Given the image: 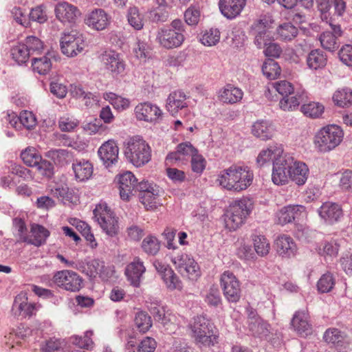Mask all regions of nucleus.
<instances>
[{
	"mask_svg": "<svg viewBox=\"0 0 352 352\" xmlns=\"http://www.w3.org/2000/svg\"><path fill=\"white\" fill-rule=\"evenodd\" d=\"M304 91L300 93L299 91L295 92L294 96L283 97L279 102V105L281 109L283 111H293L298 107L301 101H302V95Z\"/></svg>",
	"mask_w": 352,
	"mask_h": 352,
	"instance_id": "45",
	"label": "nucleus"
},
{
	"mask_svg": "<svg viewBox=\"0 0 352 352\" xmlns=\"http://www.w3.org/2000/svg\"><path fill=\"white\" fill-rule=\"evenodd\" d=\"M252 133L257 138L267 140L273 136L274 128L272 124L266 120H258L253 124Z\"/></svg>",
	"mask_w": 352,
	"mask_h": 352,
	"instance_id": "32",
	"label": "nucleus"
},
{
	"mask_svg": "<svg viewBox=\"0 0 352 352\" xmlns=\"http://www.w3.org/2000/svg\"><path fill=\"white\" fill-rule=\"evenodd\" d=\"M138 179L130 171H126L119 175L118 184L120 195L122 200L129 201L133 192Z\"/></svg>",
	"mask_w": 352,
	"mask_h": 352,
	"instance_id": "19",
	"label": "nucleus"
},
{
	"mask_svg": "<svg viewBox=\"0 0 352 352\" xmlns=\"http://www.w3.org/2000/svg\"><path fill=\"white\" fill-rule=\"evenodd\" d=\"M254 247L256 252L261 256L267 255L270 250V245L263 235H254L252 237Z\"/></svg>",
	"mask_w": 352,
	"mask_h": 352,
	"instance_id": "51",
	"label": "nucleus"
},
{
	"mask_svg": "<svg viewBox=\"0 0 352 352\" xmlns=\"http://www.w3.org/2000/svg\"><path fill=\"white\" fill-rule=\"evenodd\" d=\"M138 120L156 123L162 119L163 112L155 104L151 102H140L134 109Z\"/></svg>",
	"mask_w": 352,
	"mask_h": 352,
	"instance_id": "14",
	"label": "nucleus"
},
{
	"mask_svg": "<svg viewBox=\"0 0 352 352\" xmlns=\"http://www.w3.org/2000/svg\"><path fill=\"white\" fill-rule=\"evenodd\" d=\"M200 10L195 6H190L184 13L185 21L190 25H197L200 19Z\"/></svg>",
	"mask_w": 352,
	"mask_h": 352,
	"instance_id": "64",
	"label": "nucleus"
},
{
	"mask_svg": "<svg viewBox=\"0 0 352 352\" xmlns=\"http://www.w3.org/2000/svg\"><path fill=\"white\" fill-rule=\"evenodd\" d=\"M103 98L104 100H108L115 109L118 110L126 109L130 105V101L128 99L118 96L113 92L104 94Z\"/></svg>",
	"mask_w": 352,
	"mask_h": 352,
	"instance_id": "50",
	"label": "nucleus"
},
{
	"mask_svg": "<svg viewBox=\"0 0 352 352\" xmlns=\"http://www.w3.org/2000/svg\"><path fill=\"white\" fill-rule=\"evenodd\" d=\"M292 325L294 331L301 337H307L312 332L311 327L307 320L306 314L303 312H296L292 320Z\"/></svg>",
	"mask_w": 352,
	"mask_h": 352,
	"instance_id": "31",
	"label": "nucleus"
},
{
	"mask_svg": "<svg viewBox=\"0 0 352 352\" xmlns=\"http://www.w3.org/2000/svg\"><path fill=\"white\" fill-rule=\"evenodd\" d=\"M126 159L134 166L139 167L148 162L151 157L149 145L140 136L129 139L124 151Z\"/></svg>",
	"mask_w": 352,
	"mask_h": 352,
	"instance_id": "6",
	"label": "nucleus"
},
{
	"mask_svg": "<svg viewBox=\"0 0 352 352\" xmlns=\"http://www.w3.org/2000/svg\"><path fill=\"white\" fill-rule=\"evenodd\" d=\"M78 12L76 7L67 2L58 3L55 8L56 18L63 23L74 21Z\"/></svg>",
	"mask_w": 352,
	"mask_h": 352,
	"instance_id": "28",
	"label": "nucleus"
},
{
	"mask_svg": "<svg viewBox=\"0 0 352 352\" xmlns=\"http://www.w3.org/2000/svg\"><path fill=\"white\" fill-rule=\"evenodd\" d=\"M186 95L182 91H175L169 94L166 100V108L173 116L178 113L179 110L188 107Z\"/></svg>",
	"mask_w": 352,
	"mask_h": 352,
	"instance_id": "25",
	"label": "nucleus"
},
{
	"mask_svg": "<svg viewBox=\"0 0 352 352\" xmlns=\"http://www.w3.org/2000/svg\"><path fill=\"white\" fill-rule=\"evenodd\" d=\"M283 150L281 147L277 146H271L265 150H263L258 154L256 162L262 166L266 162L272 160L274 161L275 158L282 154Z\"/></svg>",
	"mask_w": 352,
	"mask_h": 352,
	"instance_id": "44",
	"label": "nucleus"
},
{
	"mask_svg": "<svg viewBox=\"0 0 352 352\" xmlns=\"http://www.w3.org/2000/svg\"><path fill=\"white\" fill-rule=\"evenodd\" d=\"M324 107L318 102H310L301 107V111L306 116L311 118H318L324 113Z\"/></svg>",
	"mask_w": 352,
	"mask_h": 352,
	"instance_id": "46",
	"label": "nucleus"
},
{
	"mask_svg": "<svg viewBox=\"0 0 352 352\" xmlns=\"http://www.w3.org/2000/svg\"><path fill=\"white\" fill-rule=\"evenodd\" d=\"M342 31L340 26L333 28V32L326 31L320 36V41L323 48L333 52L339 47L340 43L338 37L340 36Z\"/></svg>",
	"mask_w": 352,
	"mask_h": 352,
	"instance_id": "27",
	"label": "nucleus"
},
{
	"mask_svg": "<svg viewBox=\"0 0 352 352\" xmlns=\"http://www.w3.org/2000/svg\"><path fill=\"white\" fill-rule=\"evenodd\" d=\"M296 161L294 158L289 154H284L283 153L276 157L274 161L273 165L278 164L279 166H283L286 171L291 172V169L295 164Z\"/></svg>",
	"mask_w": 352,
	"mask_h": 352,
	"instance_id": "63",
	"label": "nucleus"
},
{
	"mask_svg": "<svg viewBox=\"0 0 352 352\" xmlns=\"http://www.w3.org/2000/svg\"><path fill=\"white\" fill-rule=\"evenodd\" d=\"M305 208L301 205H289L283 207L276 212V222L282 226L298 219Z\"/></svg>",
	"mask_w": 352,
	"mask_h": 352,
	"instance_id": "20",
	"label": "nucleus"
},
{
	"mask_svg": "<svg viewBox=\"0 0 352 352\" xmlns=\"http://www.w3.org/2000/svg\"><path fill=\"white\" fill-rule=\"evenodd\" d=\"M271 87L283 97L295 93L292 84L287 80L273 82L271 84Z\"/></svg>",
	"mask_w": 352,
	"mask_h": 352,
	"instance_id": "62",
	"label": "nucleus"
},
{
	"mask_svg": "<svg viewBox=\"0 0 352 352\" xmlns=\"http://www.w3.org/2000/svg\"><path fill=\"white\" fill-rule=\"evenodd\" d=\"M111 16L102 8H95L86 14L85 23L91 30L102 31L111 23Z\"/></svg>",
	"mask_w": 352,
	"mask_h": 352,
	"instance_id": "16",
	"label": "nucleus"
},
{
	"mask_svg": "<svg viewBox=\"0 0 352 352\" xmlns=\"http://www.w3.org/2000/svg\"><path fill=\"white\" fill-rule=\"evenodd\" d=\"M53 282L59 287L72 292L82 287V278L75 272L64 270L55 273Z\"/></svg>",
	"mask_w": 352,
	"mask_h": 352,
	"instance_id": "12",
	"label": "nucleus"
},
{
	"mask_svg": "<svg viewBox=\"0 0 352 352\" xmlns=\"http://www.w3.org/2000/svg\"><path fill=\"white\" fill-rule=\"evenodd\" d=\"M273 22L271 16L267 15L261 16L251 26V34H271L270 29Z\"/></svg>",
	"mask_w": 352,
	"mask_h": 352,
	"instance_id": "41",
	"label": "nucleus"
},
{
	"mask_svg": "<svg viewBox=\"0 0 352 352\" xmlns=\"http://www.w3.org/2000/svg\"><path fill=\"white\" fill-rule=\"evenodd\" d=\"M94 217L102 230L110 236L119 232L118 218L106 203H100L94 210Z\"/></svg>",
	"mask_w": 352,
	"mask_h": 352,
	"instance_id": "7",
	"label": "nucleus"
},
{
	"mask_svg": "<svg viewBox=\"0 0 352 352\" xmlns=\"http://www.w3.org/2000/svg\"><path fill=\"white\" fill-rule=\"evenodd\" d=\"M146 272L144 262L138 256L134 257L126 267L125 274L127 280L134 287H139L143 274Z\"/></svg>",
	"mask_w": 352,
	"mask_h": 352,
	"instance_id": "18",
	"label": "nucleus"
},
{
	"mask_svg": "<svg viewBox=\"0 0 352 352\" xmlns=\"http://www.w3.org/2000/svg\"><path fill=\"white\" fill-rule=\"evenodd\" d=\"M100 60L105 69L113 76L122 74L125 69V63L120 55L115 51H105L100 56Z\"/></svg>",
	"mask_w": 352,
	"mask_h": 352,
	"instance_id": "15",
	"label": "nucleus"
},
{
	"mask_svg": "<svg viewBox=\"0 0 352 352\" xmlns=\"http://www.w3.org/2000/svg\"><path fill=\"white\" fill-rule=\"evenodd\" d=\"M276 34L280 40L291 41L297 36L298 30L291 23H284L277 28Z\"/></svg>",
	"mask_w": 352,
	"mask_h": 352,
	"instance_id": "37",
	"label": "nucleus"
},
{
	"mask_svg": "<svg viewBox=\"0 0 352 352\" xmlns=\"http://www.w3.org/2000/svg\"><path fill=\"white\" fill-rule=\"evenodd\" d=\"M135 324L138 330L141 333L147 332L152 327L151 316L145 311H138L135 316Z\"/></svg>",
	"mask_w": 352,
	"mask_h": 352,
	"instance_id": "48",
	"label": "nucleus"
},
{
	"mask_svg": "<svg viewBox=\"0 0 352 352\" xmlns=\"http://www.w3.org/2000/svg\"><path fill=\"white\" fill-rule=\"evenodd\" d=\"M309 175L307 166L300 162H296L289 172V178L298 186L305 184Z\"/></svg>",
	"mask_w": 352,
	"mask_h": 352,
	"instance_id": "33",
	"label": "nucleus"
},
{
	"mask_svg": "<svg viewBox=\"0 0 352 352\" xmlns=\"http://www.w3.org/2000/svg\"><path fill=\"white\" fill-rule=\"evenodd\" d=\"M171 261L182 276L192 280L200 276L199 265L190 255L182 252H174Z\"/></svg>",
	"mask_w": 352,
	"mask_h": 352,
	"instance_id": "8",
	"label": "nucleus"
},
{
	"mask_svg": "<svg viewBox=\"0 0 352 352\" xmlns=\"http://www.w3.org/2000/svg\"><path fill=\"white\" fill-rule=\"evenodd\" d=\"M21 157L27 166H35L42 157L34 147H28L21 152Z\"/></svg>",
	"mask_w": 352,
	"mask_h": 352,
	"instance_id": "49",
	"label": "nucleus"
},
{
	"mask_svg": "<svg viewBox=\"0 0 352 352\" xmlns=\"http://www.w3.org/2000/svg\"><path fill=\"white\" fill-rule=\"evenodd\" d=\"M38 307L36 303L29 302L28 294L21 292L15 297L12 311L15 316L30 317L36 314Z\"/></svg>",
	"mask_w": 352,
	"mask_h": 352,
	"instance_id": "17",
	"label": "nucleus"
},
{
	"mask_svg": "<svg viewBox=\"0 0 352 352\" xmlns=\"http://www.w3.org/2000/svg\"><path fill=\"white\" fill-rule=\"evenodd\" d=\"M72 169L76 179L82 182L88 179L93 173V166L84 159L76 160L72 164Z\"/></svg>",
	"mask_w": 352,
	"mask_h": 352,
	"instance_id": "30",
	"label": "nucleus"
},
{
	"mask_svg": "<svg viewBox=\"0 0 352 352\" xmlns=\"http://www.w3.org/2000/svg\"><path fill=\"white\" fill-rule=\"evenodd\" d=\"M52 53L48 52L46 56L32 59V67L34 72L41 75L47 74L52 68Z\"/></svg>",
	"mask_w": 352,
	"mask_h": 352,
	"instance_id": "36",
	"label": "nucleus"
},
{
	"mask_svg": "<svg viewBox=\"0 0 352 352\" xmlns=\"http://www.w3.org/2000/svg\"><path fill=\"white\" fill-rule=\"evenodd\" d=\"M30 54L34 53H39L43 49V43L36 36H27L23 43Z\"/></svg>",
	"mask_w": 352,
	"mask_h": 352,
	"instance_id": "61",
	"label": "nucleus"
},
{
	"mask_svg": "<svg viewBox=\"0 0 352 352\" xmlns=\"http://www.w3.org/2000/svg\"><path fill=\"white\" fill-rule=\"evenodd\" d=\"M307 63L312 69L322 68L327 64V57L320 50H312L307 56Z\"/></svg>",
	"mask_w": 352,
	"mask_h": 352,
	"instance_id": "43",
	"label": "nucleus"
},
{
	"mask_svg": "<svg viewBox=\"0 0 352 352\" xmlns=\"http://www.w3.org/2000/svg\"><path fill=\"white\" fill-rule=\"evenodd\" d=\"M339 248L340 245L336 240H325L319 244L316 251L319 255L324 257L326 259H332L338 256Z\"/></svg>",
	"mask_w": 352,
	"mask_h": 352,
	"instance_id": "34",
	"label": "nucleus"
},
{
	"mask_svg": "<svg viewBox=\"0 0 352 352\" xmlns=\"http://www.w3.org/2000/svg\"><path fill=\"white\" fill-rule=\"evenodd\" d=\"M275 248L278 254L283 257H291L295 255L297 251V247L293 239L285 234L277 237Z\"/></svg>",
	"mask_w": 352,
	"mask_h": 352,
	"instance_id": "26",
	"label": "nucleus"
},
{
	"mask_svg": "<svg viewBox=\"0 0 352 352\" xmlns=\"http://www.w3.org/2000/svg\"><path fill=\"white\" fill-rule=\"evenodd\" d=\"M92 336V331H87L83 336H74L72 342L80 348L89 349L92 348L94 345V342L91 339Z\"/></svg>",
	"mask_w": 352,
	"mask_h": 352,
	"instance_id": "59",
	"label": "nucleus"
},
{
	"mask_svg": "<svg viewBox=\"0 0 352 352\" xmlns=\"http://www.w3.org/2000/svg\"><path fill=\"white\" fill-rule=\"evenodd\" d=\"M129 24L135 30H141L144 26L143 16L137 7H130L127 14Z\"/></svg>",
	"mask_w": 352,
	"mask_h": 352,
	"instance_id": "55",
	"label": "nucleus"
},
{
	"mask_svg": "<svg viewBox=\"0 0 352 352\" xmlns=\"http://www.w3.org/2000/svg\"><path fill=\"white\" fill-rule=\"evenodd\" d=\"M45 156L60 166L67 164L72 158V153L66 149H51L45 153Z\"/></svg>",
	"mask_w": 352,
	"mask_h": 352,
	"instance_id": "39",
	"label": "nucleus"
},
{
	"mask_svg": "<svg viewBox=\"0 0 352 352\" xmlns=\"http://www.w3.org/2000/svg\"><path fill=\"white\" fill-rule=\"evenodd\" d=\"M248 327L255 337L266 338L270 333V325L262 318L253 320L248 324Z\"/></svg>",
	"mask_w": 352,
	"mask_h": 352,
	"instance_id": "38",
	"label": "nucleus"
},
{
	"mask_svg": "<svg viewBox=\"0 0 352 352\" xmlns=\"http://www.w3.org/2000/svg\"><path fill=\"white\" fill-rule=\"evenodd\" d=\"M220 40V32L217 29L211 28L206 30L202 37L201 42L207 46H213L217 45Z\"/></svg>",
	"mask_w": 352,
	"mask_h": 352,
	"instance_id": "60",
	"label": "nucleus"
},
{
	"mask_svg": "<svg viewBox=\"0 0 352 352\" xmlns=\"http://www.w3.org/2000/svg\"><path fill=\"white\" fill-rule=\"evenodd\" d=\"M197 152V149L190 142L181 143L177 145L175 151L168 154L165 160V164L166 166H180L186 164Z\"/></svg>",
	"mask_w": 352,
	"mask_h": 352,
	"instance_id": "11",
	"label": "nucleus"
},
{
	"mask_svg": "<svg viewBox=\"0 0 352 352\" xmlns=\"http://www.w3.org/2000/svg\"><path fill=\"white\" fill-rule=\"evenodd\" d=\"M243 96L241 89L232 85H227L219 91V100L227 104H234L239 102Z\"/></svg>",
	"mask_w": 352,
	"mask_h": 352,
	"instance_id": "29",
	"label": "nucleus"
},
{
	"mask_svg": "<svg viewBox=\"0 0 352 352\" xmlns=\"http://www.w3.org/2000/svg\"><path fill=\"white\" fill-rule=\"evenodd\" d=\"M98 153L103 164L108 167L118 162L119 148L114 140H109L102 144Z\"/></svg>",
	"mask_w": 352,
	"mask_h": 352,
	"instance_id": "21",
	"label": "nucleus"
},
{
	"mask_svg": "<svg viewBox=\"0 0 352 352\" xmlns=\"http://www.w3.org/2000/svg\"><path fill=\"white\" fill-rule=\"evenodd\" d=\"M106 270L107 269L105 267L103 261L99 259H93L87 263V269L83 272H86V274L90 277L99 274L102 278L105 279L109 277V272H111L108 270L106 273Z\"/></svg>",
	"mask_w": 352,
	"mask_h": 352,
	"instance_id": "35",
	"label": "nucleus"
},
{
	"mask_svg": "<svg viewBox=\"0 0 352 352\" xmlns=\"http://www.w3.org/2000/svg\"><path fill=\"white\" fill-rule=\"evenodd\" d=\"M246 5V0H219V7L222 14L232 19L239 16Z\"/></svg>",
	"mask_w": 352,
	"mask_h": 352,
	"instance_id": "23",
	"label": "nucleus"
},
{
	"mask_svg": "<svg viewBox=\"0 0 352 352\" xmlns=\"http://www.w3.org/2000/svg\"><path fill=\"white\" fill-rule=\"evenodd\" d=\"M60 46L63 54L74 57L82 52L85 46L84 37L76 30L65 31L61 34Z\"/></svg>",
	"mask_w": 352,
	"mask_h": 352,
	"instance_id": "9",
	"label": "nucleus"
},
{
	"mask_svg": "<svg viewBox=\"0 0 352 352\" xmlns=\"http://www.w3.org/2000/svg\"><path fill=\"white\" fill-rule=\"evenodd\" d=\"M344 132L341 127L336 124H329L322 127L315 135L314 144L321 153L333 150L342 141Z\"/></svg>",
	"mask_w": 352,
	"mask_h": 352,
	"instance_id": "4",
	"label": "nucleus"
},
{
	"mask_svg": "<svg viewBox=\"0 0 352 352\" xmlns=\"http://www.w3.org/2000/svg\"><path fill=\"white\" fill-rule=\"evenodd\" d=\"M323 340L327 344H332L338 349L345 348L349 344L346 333L337 328L327 329L323 335Z\"/></svg>",
	"mask_w": 352,
	"mask_h": 352,
	"instance_id": "24",
	"label": "nucleus"
},
{
	"mask_svg": "<svg viewBox=\"0 0 352 352\" xmlns=\"http://www.w3.org/2000/svg\"><path fill=\"white\" fill-rule=\"evenodd\" d=\"M335 285V279L333 274L326 273L323 274L318 281L317 287L319 292L327 293L330 292Z\"/></svg>",
	"mask_w": 352,
	"mask_h": 352,
	"instance_id": "58",
	"label": "nucleus"
},
{
	"mask_svg": "<svg viewBox=\"0 0 352 352\" xmlns=\"http://www.w3.org/2000/svg\"><path fill=\"white\" fill-rule=\"evenodd\" d=\"M289 178V172L284 170L283 166L273 165L272 179L276 185H284L287 183Z\"/></svg>",
	"mask_w": 352,
	"mask_h": 352,
	"instance_id": "57",
	"label": "nucleus"
},
{
	"mask_svg": "<svg viewBox=\"0 0 352 352\" xmlns=\"http://www.w3.org/2000/svg\"><path fill=\"white\" fill-rule=\"evenodd\" d=\"M185 26L180 19L173 20L170 25L158 29L157 43L163 48L171 50L180 47L185 40Z\"/></svg>",
	"mask_w": 352,
	"mask_h": 352,
	"instance_id": "3",
	"label": "nucleus"
},
{
	"mask_svg": "<svg viewBox=\"0 0 352 352\" xmlns=\"http://www.w3.org/2000/svg\"><path fill=\"white\" fill-rule=\"evenodd\" d=\"M221 286L225 298L232 302H236L241 298V285L234 274L230 271H225L221 276Z\"/></svg>",
	"mask_w": 352,
	"mask_h": 352,
	"instance_id": "13",
	"label": "nucleus"
},
{
	"mask_svg": "<svg viewBox=\"0 0 352 352\" xmlns=\"http://www.w3.org/2000/svg\"><path fill=\"white\" fill-rule=\"evenodd\" d=\"M31 232L33 239H24V241H27L28 243L36 246H40L43 244L50 235V232L43 226L40 225L32 226Z\"/></svg>",
	"mask_w": 352,
	"mask_h": 352,
	"instance_id": "40",
	"label": "nucleus"
},
{
	"mask_svg": "<svg viewBox=\"0 0 352 352\" xmlns=\"http://www.w3.org/2000/svg\"><path fill=\"white\" fill-rule=\"evenodd\" d=\"M318 213L321 219L329 224H333L338 221L343 215L341 206L330 201L322 204L318 210Z\"/></svg>",
	"mask_w": 352,
	"mask_h": 352,
	"instance_id": "22",
	"label": "nucleus"
},
{
	"mask_svg": "<svg viewBox=\"0 0 352 352\" xmlns=\"http://www.w3.org/2000/svg\"><path fill=\"white\" fill-rule=\"evenodd\" d=\"M10 53L12 59L19 65L25 63L31 55L23 43L12 47Z\"/></svg>",
	"mask_w": 352,
	"mask_h": 352,
	"instance_id": "47",
	"label": "nucleus"
},
{
	"mask_svg": "<svg viewBox=\"0 0 352 352\" xmlns=\"http://www.w3.org/2000/svg\"><path fill=\"white\" fill-rule=\"evenodd\" d=\"M155 191L146 189L144 190L142 194H139V198L141 203L147 208H153L156 206L157 199L160 195L159 187L155 184L153 188Z\"/></svg>",
	"mask_w": 352,
	"mask_h": 352,
	"instance_id": "42",
	"label": "nucleus"
},
{
	"mask_svg": "<svg viewBox=\"0 0 352 352\" xmlns=\"http://www.w3.org/2000/svg\"><path fill=\"white\" fill-rule=\"evenodd\" d=\"M262 72L267 78L275 79L280 74V67L274 60H268L263 63Z\"/></svg>",
	"mask_w": 352,
	"mask_h": 352,
	"instance_id": "56",
	"label": "nucleus"
},
{
	"mask_svg": "<svg viewBox=\"0 0 352 352\" xmlns=\"http://www.w3.org/2000/svg\"><path fill=\"white\" fill-rule=\"evenodd\" d=\"M333 100L338 106L344 107L352 102V91L347 88L338 90L334 93Z\"/></svg>",
	"mask_w": 352,
	"mask_h": 352,
	"instance_id": "53",
	"label": "nucleus"
},
{
	"mask_svg": "<svg viewBox=\"0 0 352 352\" xmlns=\"http://www.w3.org/2000/svg\"><path fill=\"white\" fill-rule=\"evenodd\" d=\"M142 248L148 255H155L160 249L158 239L153 236H147L142 243Z\"/></svg>",
	"mask_w": 352,
	"mask_h": 352,
	"instance_id": "54",
	"label": "nucleus"
},
{
	"mask_svg": "<svg viewBox=\"0 0 352 352\" xmlns=\"http://www.w3.org/2000/svg\"><path fill=\"white\" fill-rule=\"evenodd\" d=\"M252 209L250 199L243 198L231 204L224 214L225 226L229 230H236L245 221Z\"/></svg>",
	"mask_w": 352,
	"mask_h": 352,
	"instance_id": "5",
	"label": "nucleus"
},
{
	"mask_svg": "<svg viewBox=\"0 0 352 352\" xmlns=\"http://www.w3.org/2000/svg\"><path fill=\"white\" fill-rule=\"evenodd\" d=\"M154 320L160 322L169 334L175 333L178 329L176 316L157 301L151 302L147 306Z\"/></svg>",
	"mask_w": 352,
	"mask_h": 352,
	"instance_id": "10",
	"label": "nucleus"
},
{
	"mask_svg": "<svg viewBox=\"0 0 352 352\" xmlns=\"http://www.w3.org/2000/svg\"><path fill=\"white\" fill-rule=\"evenodd\" d=\"M254 174L247 166L232 164L223 169L218 176L219 185L233 192H241L249 187L253 181Z\"/></svg>",
	"mask_w": 352,
	"mask_h": 352,
	"instance_id": "1",
	"label": "nucleus"
},
{
	"mask_svg": "<svg viewBox=\"0 0 352 352\" xmlns=\"http://www.w3.org/2000/svg\"><path fill=\"white\" fill-rule=\"evenodd\" d=\"M191 336L197 345L210 347L218 343V336L213 324L205 316L194 318L190 324Z\"/></svg>",
	"mask_w": 352,
	"mask_h": 352,
	"instance_id": "2",
	"label": "nucleus"
},
{
	"mask_svg": "<svg viewBox=\"0 0 352 352\" xmlns=\"http://www.w3.org/2000/svg\"><path fill=\"white\" fill-rule=\"evenodd\" d=\"M162 278L168 289L181 290L182 289V283L173 270H168Z\"/></svg>",
	"mask_w": 352,
	"mask_h": 352,
	"instance_id": "52",
	"label": "nucleus"
}]
</instances>
